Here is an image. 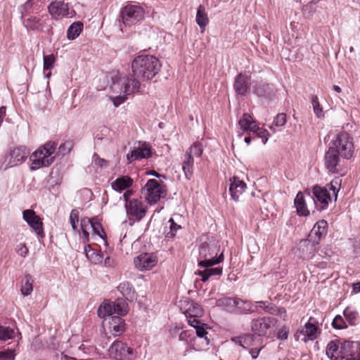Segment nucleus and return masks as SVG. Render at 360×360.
Instances as JSON below:
<instances>
[{
	"label": "nucleus",
	"mask_w": 360,
	"mask_h": 360,
	"mask_svg": "<svg viewBox=\"0 0 360 360\" xmlns=\"http://www.w3.org/2000/svg\"><path fill=\"white\" fill-rule=\"evenodd\" d=\"M274 313H272L273 315H277L280 316L281 319L285 320L287 317V312L285 308L283 307H278L274 305Z\"/></svg>",
	"instance_id": "13d9d810"
},
{
	"label": "nucleus",
	"mask_w": 360,
	"mask_h": 360,
	"mask_svg": "<svg viewBox=\"0 0 360 360\" xmlns=\"http://www.w3.org/2000/svg\"><path fill=\"white\" fill-rule=\"evenodd\" d=\"M341 344L340 340H333L328 344L326 352L330 360H341Z\"/></svg>",
	"instance_id": "5701e85b"
},
{
	"label": "nucleus",
	"mask_w": 360,
	"mask_h": 360,
	"mask_svg": "<svg viewBox=\"0 0 360 360\" xmlns=\"http://www.w3.org/2000/svg\"><path fill=\"white\" fill-rule=\"evenodd\" d=\"M341 155L331 147L325 153L324 160L326 169L330 173H338V166L340 163Z\"/></svg>",
	"instance_id": "4468645a"
},
{
	"label": "nucleus",
	"mask_w": 360,
	"mask_h": 360,
	"mask_svg": "<svg viewBox=\"0 0 360 360\" xmlns=\"http://www.w3.org/2000/svg\"><path fill=\"white\" fill-rule=\"evenodd\" d=\"M133 183L134 180L129 176H121L111 183V187L116 191L122 192L129 188Z\"/></svg>",
	"instance_id": "b1692460"
},
{
	"label": "nucleus",
	"mask_w": 360,
	"mask_h": 360,
	"mask_svg": "<svg viewBox=\"0 0 360 360\" xmlns=\"http://www.w3.org/2000/svg\"><path fill=\"white\" fill-rule=\"evenodd\" d=\"M161 64L159 60L150 55L136 56L131 63L133 77L116 75L112 78L111 88L113 91L128 95L138 91L140 82L150 80L160 71Z\"/></svg>",
	"instance_id": "f257e3e1"
},
{
	"label": "nucleus",
	"mask_w": 360,
	"mask_h": 360,
	"mask_svg": "<svg viewBox=\"0 0 360 360\" xmlns=\"http://www.w3.org/2000/svg\"><path fill=\"white\" fill-rule=\"evenodd\" d=\"M195 21L201 29V32H203L210 22L208 15L203 5H200L197 9Z\"/></svg>",
	"instance_id": "c756f323"
},
{
	"label": "nucleus",
	"mask_w": 360,
	"mask_h": 360,
	"mask_svg": "<svg viewBox=\"0 0 360 360\" xmlns=\"http://www.w3.org/2000/svg\"><path fill=\"white\" fill-rule=\"evenodd\" d=\"M125 209L128 218L136 221H141L147 212V207L143 201L136 198H133L126 202Z\"/></svg>",
	"instance_id": "9d476101"
},
{
	"label": "nucleus",
	"mask_w": 360,
	"mask_h": 360,
	"mask_svg": "<svg viewBox=\"0 0 360 360\" xmlns=\"http://www.w3.org/2000/svg\"><path fill=\"white\" fill-rule=\"evenodd\" d=\"M254 91L258 96H266L271 91V86L269 84L260 83L255 86Z\"/></svg>",
	"instance_id": "a19ab883"
},
{
	"label": "nucleus",
	"mask_w": 360,
	"mask_h": 360,
	"mask_svg": "<svg viewBox=\"0 0 360 360\" xmlns=\"http://www.w3.org/2000/svg\"><path fill=\"white\" fill-rule=\"evenodd\" d=\"M274 123L276 126L281 127L286 123V115L284 113H279L274 119Z\"/></svg>",
	"instance_id": "5fc2aeb1"
},
{
	"label": "nucleus",
	"mask_w": 360,
	"mask_h": 360,
	"mask_svg": "<svg viewBox=\"0 0 360 360\" xmlns=\"http://www.w3.org/2000/svg\"><path fill=\"white\" fill-rule=\"evenodd\" d=\"M199 316H186L188 323L195 328V327H198L200 324V320L198 319Z\"/></svg>",
	"instance_id": "052dcab7"
},
{
	"label": "nucleus",
	"mask_w": 360,
	"mask_h": 360,
	"mask_svg": "<svg viewBox=\"0 0 360 360\" xmlns=\"http://www.w3.org/2000/svg\"><path fill=\"white\" fill-rule=\"evenodd\" d=\"M193 157L191 156L188 153H186L184 155L182 161V169L184 172L185 176L187 179H191L193 173V165L194 160Z\"/></svg>",
	"instance_id": "2f4dec72"
},
{
	"label": "nucleus",
	"mask_w": 360,
	"mask_h": 360,
	"mask_svg": "<svg viewBox=\"0 0 360 360\" xmlns=\"http://www.w3.org/2000/svg\"><path fill=\"white\" fill-rule=\"evenodd\" d=\"M55 57L53 55L44 56V71L51 70L54 67Z\"/></svg>",
	"instance_id": "49530a36"
},
{
	"label": "nucleus",
	"mask_w": 360,
	"mask_h": 360,
	"mask_svg": "<svg viewBox=\"0 0 360 360\" xmlns=\"http://www.w3.org/2000/svg\"><path fill=\"white\" fill-rule=\"evenodd\" d=\"M128 311L127 304L123 299H117L114 302L105 301L98 309V315L101 318L110 316L113 314L124 316Z\"/></svg>",
	"instance_id": "423d86ee"
},
{
	"label": "nucleus",
	"mask_w": 360,
	"mask_h": 360,
	"mask_svg": "<svg viewBox=\"0 0 360 360\" xmlns=\"http://www.w3.org/2000/svg\"><path fill=\"white\" fill-rule=\"evenodd\" d=\"M14 330L8 326H0V340L6 341L13 338Z\"/></svg>",
	"instance_id": "ea45409f"
},
{
	"label": "nucleus",
	"mask_w": 360,
	"mask_h": 360,
	"mask_svg": "<svg viewBox=\"0 0 360 360\" xmlns=\"http://www.w3.org/2000/svg\"><path fill=\"white\" fill-rule=\"evenodd\" d=\"M83 30V23L80 21L73 22L67 30V37L69 40H74L78 37Z\"/></svg>",
	"instance_id": "f704fd0d"
},
{
	"label": "nucleus",
	"mask_w": 360,
	"mask_h": 360,
	"mask_svg": "<svg viewBox=\"0 0 360 360\" xmlns=\"http://www.w3.org/2000/svg\"><path fill=\"white\" fill-rule=\"evenodd\" d=\"M359 349L358 342L345 341L341 344V360H354Z\"/></svg>",
	"instance_id": "6ab92c4d"
},
{
	"label": "nucleus",
	"mask_w": 360,
	"mask_h": 360,
	"mask_svg": "<svg viewBox=\"0 0 360 360\" xmlns=\"http://www.w3.org/2000/svg\"><path fill=\"white\" fill-rule=\"evenodd\" d=\"M29 154L30 150L24 146L11 148L1 162L0 169L5 171L8 168L21 165L26 160Z\"/></svg>",
	"instance_id": "20e7f679"
},
{
	"label": "nucleus",
	"mask_w": 360,
	"mask_h": 360,
	"mask_svg": "<svg viewBox=\"0 0 360 360\" xmlns=\"http://www.w3.org/2000/svg\"><path fill=\"white\" fill-rule=\"evenodd\" d=\"M327 226L326 221L322 219L317 221L309 234V240L311 241L313 244H318L323 235L326 233Z\"/></svg>",
	"instance_id": "412c9836"
},
{
	"label": "nucleus",
	"mask_w": 360,
	"mask_h": 360,
	"mask_svg": "<svg viewBox=\"0 0 360 360\" xmlns=\"http://www.w3.org/2000/svg\"><path fill=\"white\" fill-rule=\"evenodd\" d=\"M256 304H257V307L263 309L265 311V312H266L268 314H272V313H274V311H274V305H275L274 304L269 303L266 301L256 302Z\"/></svg>",
	"instance_id": "de8ad7c7"
},
{
	"label": "nucleus",
	"mask_w": 360,
	"mask_h": 360,
	"mask_svg": "<svg viewBox=\"0 0 360 360\" xmlns=\"http://www.w3.org/2000/svg\"><path fill=\"white\" fill-rule=\"evenodd\" d=\"M252 311L253 309L251 302L237 298L235 313L248 314Z\"/></svg>",
	"instance_id": "c9c22d12"
},
{
	"label": "nucleus",
	"mask_w": 360,
	"mask_h": 360,
	"mask_svg": "<svg viewBox=\"0 0 360 360\" xmlns=\"http://www.w3.org/2000/svg\"><path fill=\"white\" fill-rule=\"evenodd\" d=\"M109 330L115 336L121 335L124 330V321L120 316H112L109 322Z\"/></svg>",
	"instance_id": "cd10ccee"
},
{
	"label": "nucleus",
	"mask_w": 360,
	"mask_h": 360,
	"mask_svg": "<svg viewBox=\"0 0 360 360\" xmlns=\"http://www.w3.org/2000/svg\"><path fill=\"white\" fill-rule=\"evenodd\" d=\"M94 157H95L94 161L96 165H99L101 167H106L108 165V162L105 160L101 158L98 156H94Z\"/></svg>",
	"instance_id": "69168bd1"
},
{
	"label": "nucleus",
	"mask_w": 360,
	"mask_h": 360,
	"mask_svg": "<svg viewBox=\"0 0 360 360\" xmlns=\"http://www.w3.org/2000/svg\"><path fill=\"white\" fill-rule=\"evenodd\" d=\"M238 124L240 128L245 131H252V133L255 130H258L259 126L256 121L248 113H244L242 117L240 119Z\"/></svg>",
	"instance_id": "a878e982"
},
{
	"label": "nucleus",
	"mask_w": 360,
	"mask_h": 360,
	"mask_svg": "<svg viewBox=\"0 0 360 360\" xmlns=\"http://www.w3.org/2000/svg\"><path fill=\"white\" fill-rule=\"evenodd\" d=\"M332 326L335 329H342L347 327L346 323L340 315H337L333 322Z\"/></svg>",
	"instance_id": "3c124183"
},
{
	"label": "nucleus",
	"mask_w": 360,
	"mask_h": 360,
	"mask_svg": "<svg viewBox=\"0 0 360 360\" xmlns=\"http://www.w3.org/2000/svg\"><path fill=\"white\" fill-rule=\"evenodd\" d=\"M187 308L185 311L186 316H202L203 309L200 304L193 301H189L186 304Z\"/></svg>",
	"instance_id": "72a5a7b5"
},
{
	"label": "nucleus",
	"mask_w": 360,
	"mask_h": 360,
	"mask_svg": "<svg viewBox=\"0 0 360 360\" xmlns=\"http://www.w3.org/2000/svg\"><path fill=\"white\" fill-rule=\"evenodd\" d=\"M108 352L110 356L117 360H133L136 356V352L122 341H115Z\"/></svg>",
	"instance_id": "1a4fd4ad"
},
{
	"label": "nucleus",
	"mask_w": 360,
	"mask_h": 360,
	"mask_svg": "<svg viewBox=\"0 0 360 360\" xmlns=\"http://www.w3.org/2000/svg\"><path fill=\"white\" fill-rule=\"evenodd\" d=\"M203 326L204 324H202V326L195 327L196 335L199 338H205L207 339L206 335L207 334V332L206 331Z\"/></svg>",
	"instance_id": "e2e57ef3"
},
{
	"label": "nucleus",
	"mask_w": 360,
	"mask_h": 360,
	"mask_svg": "<svg viewBox=\"0 0 360 360\" xmlns=\"http://www.w3.org/2000/svg\"><path fill=\"white\" fill-rule=\"evenodd\" d=\"M313 195L316 200L321 204L320 210L327 207L328 202L331 200L332 196L328 193L327 187H321L320 186H315L313 188Z\"/></svg>",
	"instance_id": "aec40b11"
},
{
	"label": "nucleus",
	"mask_w": 360,
	"mask_h": 360,
	"mask_svg": "<svg viewBox=\"0 0 360 360\" xmlns=\"http://www.w3.org/2000/svg\"><path fill=\"white\" fill-rule=\"evenodd\" d=\"M253 133L262 139L263 143H266L268 141L269 132L266 129L259 127L258 130H255Z\"/></svg>",
	"instance_id": "864d4df0"
},
{
	"label": "nucleus",
	"mask_w": 360,
	"mask_h": 360,
	"mask_svg": "<svg viewBox=\"0 0 360 360\" xmlns=\"http://www.w3.org/2000/svg\"><path fill=\"white\" fill-rule=\"evenodd\" d=\"M204 270H198L195 274L201 276V281L206 282L210 278L214 276H220L222 274V267H204Z\"/></svg>",
	"instance_id": "c85d7f7f"
},
{
	"label": "nucleus",
	"mask_w": 360,
	"mask_h": 360,
	"mask_svg": "<svg viewBox=\"0 0 360 360\" xmlns=\"http://www.w3.org/2000/svg\"><path fill=\"white\" fill-rule=\"evenodd\" d=\"M233 87L238 94L245 96L249 89L248 78L241 73L238 74L235 78Z\"/></svg>",
	"instance_id": "393cba45"
},
{
	"label": "nucleus",
	"mask_w": 360,
	"mask_h": 360,
	"mask_svg": "<svg viewBox=\"0 0 360 360\" xmlns=\"http://www.w3.org/2000/svg\"><path fill=\"white\" fill-rule=\"evenodd\" d=\"M294 203L298 215L306 217L309 214V211L307 207L306 201L302 192L297 194Z\"/></svg>",
	"instance_id": "7c9ffc66"
},
{
	"label": "nucleus",
	"mask_w": 360,
	"mask_h": 360,
	"mask_svg": "<svg viewBox=\"0 0 360 360\" xmlns=\"http://www.w3.org/2000/svg\"><path fill=\"white\" fill-rule=\"evenodd\" d=\"M231 340L236 344H238L240 346L243 347V348H246V346L243 345V335L238 336V337H233L231 339Z\"/></svg>",
	"instance_id": "338daca9"
},
{
	"label": "nucleus",
	"mask_w": 360,
	"mask_h": 360,
	"mask_svg": "<svg viewBox=\"0 0 360 360\" xmlns=\"http://www.w3.org/2000/svg\"><path fill=\"white\" fill-rule=\"evenodd\" d=\"M311 104L313 106L314 112L318 118L323 117V108H321L317 96H311Z\"/></svg>",
	"instance_id": "37998d69"
},
{
	"label": "nucleus",
	"mask_w": 360,
	"mask_h": 360,
	"mask_svg": "<svg viewBox=\"0 0 360 360\" xmlns=\"http://www.w3.org/2000/svg\"><path fill=\"white\" fill-rule=\"evenodd\" d=\"M219 252V245L217 242L202 243L199 247L198 266L200 267H210L221 263L224 260V255L221 252L217 257Z\"/></svg>",
	"instance_id": "7ed1b4c3"
},
{
	"label": "nucleus",
	"mask_w": 360,
	"mask_h": 360,
	"mask_svg": "<svg viewBox=\"0 0 360 360\" xmlns=\"http://www.w3.org/2000/svg\"><path fill=\"white\" fill-rule=\"evenodd\" d=\"M170 223V231L165 234V237L167 238H172L175 236L176 231L181 228L179 225L176 224L172 218L169 220Z\"/></svg>",
	"instance_id": "09e8293b"
},
{
	"label": "nucleus",
	"mask_w": 360,
	"mask_h": 360,
	"mask_svg": "<svg viewBox=\"0 0 360 360\" xmlns=\"http://www.w3.org/2000/svg\"><path fill=\"white\" fill-rule=\"evenodd\" d=\"M254 340V335L251 334H245L243 335V343L246 346H250Z\"/></svg>",
	"instance_id": "680f3d73"
},
{
	"label": "nucleus",
	"mask_w": 360,
	"mask_h": 360,
	"mask_svg": "<svg viewBox=\"0 0 360 360\" xmlns=\"http://www.w3.org/2000/svg\"><path fill=\"white\" fill-rule=\"evenodd\" d=\"M317 332L318 323L314 317H310L304 327L300 330V334L303 335L302 340L304 342L316 340L318 337Z\"/></svg>",
	"instance_id": "a211bd4d"
},
{
	"label": "nucleus",
	"mask_w": 360,
	"mask_h": 360,
	"mask_svg": "<svg viewBox=\"0 0 360 360\" xmlns=\"http://www.w3.org/2000/svg\"><path fill=\"white\" fill-rule=\"evenodd\" d=\"M117 290L127 300L132 302L136 300L135 290L129 282L124 281L118 285Z\"/></svg>",
	"instance_id": "bb28decb"
},
{
	"label": "nucleus",
	"mask_w": 360,
	"mask_h": 360,
	"mask_svg": "<svg viewBox=\"0 0 360 360\" xmlns=\"http://www.w3.org/2000/svg\"><path fill=\"white\" fill-rule=\"evenodd\" d=\"M276 320L274 318L264 317L253 320L252 322V331L259 336L267 335L270 333Z\"/></svg>",
	"instance_id": "ddd939ff"
},
{
	"label": "nucleus",
	"mask_w": 360,
	"mask_h": 360,
	"mask_svg": "<svg viewBox=\"0 0 360 360\" xmlns=\"http://www.w3.org/2000/svg\"><path fill=\"white\" fill-rule=\"evenodd\" d=\"M23 219L39 236L43 234V223L33 210H25L22 212Z\"/></svg>",
	"instance_id": "2eb2a0df"
},
{
	"label": "nucleus",
	"mask_w": 360,
	"mask_h": 360,
	"mask_svg": "<svg viewBox=\"0 0 360 360\" xmlns=\"http://www.w3.org/2000/svg\"><path fill=\"white\" fill-rule=\"evenodd\" d=\"M340 154L342 158L350 159L354 152L353 139L345 131L338 134L330 146Z\"/></svg>",
	"instance_id": "39448f33"
},
{
	"label": "nucleus",
	"mask_w": 360,
	"mask_h": 360,
	"mask_svg": "<svg viewBox=\"0 0 360 360\" xmlns=\"http://www.w3.org/2000/svg\"><path fill=\"white\" fill-rule=\"evenodd\" d=\"M277 337L280 340H286L288 337V330L285 328H283L278 331Z\"/></svg>",
	"instance_id": "0e129e2a"
},
{
	"label": "nucleus",
	"mask_w": 360,
	"mask_h": 360,
	"mask_svg": "<svg viewBox=\"0 0 360 360\" xmlns=\"http://www.w3.org/2000/svg\"><path fill=\"white\" fill-rule=\"evenodd\" d=\"M48 9L55 20L64 17L72 18L76 13L74 10L69 8L68 4L64 3L63 0H56L49 6Z\"/></svg>",
	"instance_id": "9b49d317"
},
{
	"label": "nucleus",
	"mask_w": 360,
	"mask_h": 360,
	"mask_svg": "<svg viewBox=\"0 0 360 360\" xmlns=\"http://www.w3.org/2000/svg\"><path fill=\"white\" fill-rule=\"evenodd\" d=\"M338 184V181H331L329 184L326 185V187H327L328 192L330 191H332V197L335 198V200L337 199L338 196V189H337V185Z\"/></svg>",
	"instance_id": "4d7b16f0"
},
{
	"label": "nucleus",
	"mask_w": 360,
	"mask_h": 360,
	"mask_svg": "<svg viewBox=\"0 0 360 360\" xmlns=\"http://www.w3.org/2000/svg\"><path fill=\"white\" fill-rule=\"evenodd\" d=\"M79 221V211L72 210L70 215V222L73 230H77V224Z\"/></svg>",
	"instance_id": "603ef678"
},
{
	"label": "nucleus",
	"mask_w": 360,
	"mask_h": 360,
	"mask_svg": "<svg viewBox=\"0 0 360 360\" xmlns=\"http://www.w3.org/2000/svg\"><path fill=\"white\" fill-rule=\"evenodd\" d=\"M230 182L229 192L231 198L235 201H238L240 195L245 191L246 184L236 176L230 179Z\"/></svg>",
	"instance_id": "4be33fe9"
},
{
	"label": "nucleus",
	"mask_w": 360,
	"mask_h": 360,
	"mask_svg": "<svg viewBox=\"0 0 360 360\" xmlns=\"http://www.w3.org/2000/svg\"><path fill=\"white\" fill-rule=\"evenodd\" d=\"M15 349L0 351V360H15Z\"/></svg>",
	"instance_id": "8fccbe9b"
},
{
	"label": "nucleus",
	"mask_w": 360,
	"mask_h": 360,
	"mask_svg": "<svg viewBox=\"0 0 360 360\" xmlns=\"http://www.w3.org/2000/svg\"><path fill=\"white\" fill-rule=\"evenodd\" d=\"M15 251L19 255L23 257H26L28 253V249L25 243L18 244L15 248Z\"/></svg>",
	"instance_id": "6e6d98bb"
},
{
	"label": "nucleus",
	"mask_w": 360,
	"mask_h": 360,
	"mask_svg": "<svg viewBox=\"0 0 360 360\" xmlns=\"http://www.w3.org/2000/svg\"><path fill=\"white\" fill-rule=\"evenodd\" d=\"M344 316L350 325H355L359 317V314L356 311L350 307H347L344 310Z\"/></svg>",
	"instance_id": "58836bf2"
},
{
	"label": "nucleus",
	"mask_w": 360,
	"mask_h": 360,
	"mask_svg": "<svg viewBox=\"0 0 360 360\" xmlns=\"http://www.w3.org/2000/svg\"><path fill=\"white\" fill-rule=\"evenodd\" d=\"M157 262L156 257L149 253L141 254L134 259L136 268L140 271L150 270L156 265Z\"/></svg>",
	"instance_id": "dca6fc26"
},
{
	"label": "nucleus",
	"mask_w": 360,
	"mask_h": 360,
	"mask_svg": "<svg viewBox=\"0 0 360 360\" xmlns=\"http://www.w3.org/2000/svg\"><path fill=\"white\" fill-rule=\"evenodd\" d=\"M127 191L124 192V193L123 194V198L124 199V200L126 201V202L130 201V196L132 195L133 193V191L132 190H130V189H126Z\"/></svg>",
	"instance_id": "774afa93"
},
{
	"label": "nucleus",
	"mask_w": 360,
	"mask_h": 360,
	"mask_svg": "<svg viewBox=\"0 0 360 360\" xmlns=\"http://www.w3.org/2000/svg\"><path fill=\"white\" fill-rule=\"evenodd\" d=\"M86 222L88 226L92 229L94 234L99 236L103 238L102 235L101 234V231H103V228L101 223L98 221L97 218H85Z\"/></svg>",
	"instance_id": "4c0bfd02"
},
{
	"label": "nucleus",
	"mask_w": 360,
	"mask_h": 360,
	"mask_svg": "<svg viewBox=\"0 0 360 360\" xmlns=\"http://www.w3.org/2000/svg\"><path fill=\"white\" fill-rule=\"evenodd\" d=\"M143 192H145V198L150 205L155 204L161 198L166 195L165 186L153 179L147 181Z\"/></svg>",
	"instance_id": "0eeeda50"
},
{
	"label": "nucleus",
	"mask_w": 360,
	"mask_h": 360,
	"mask_svg": "<svg viewBox=\"0 0 360 360\" xmlns=\"http://www.w3.org/2000/svg\"><path fill=\"white\" fill-rule=\"evenodd\" d=\"M84 252L86 257L91 262L96 263L101 261V256L89 245L84 247Z\"/></svg>",
	"instance_id": "c03bdc74"
},
{
	"label": "nucleus",
	"mask_w": 360,
	"mask_h": 360,
	"mask_svg": "<svg viewBox=\"0 0 360 360\" xmlns=\"http://www.w3.org/2000/svg\"><path fill=\"white\" fill-rule=\"evenodd\" d=\"M237 297H222L217 300V305L222 307L224 310L234 312L236 311Z\"/></svg>",
	"instance_id": "473e14b6"
},
{
	"label": "nucleus",
	"mask_w": 360,
	"mask_h": 360,
	"mask_svg": "<svg viewBox=\"0 0 360 360\" xmlns=\"http://www.w3.org/2000/svg\"><path fill=\"white\" fill-rule=\"evenodd\" d=\"M88 224L86 222V219H82L81 220V229H82V234L84 239L88 240H89V232L87 231Z\"/></svg>",
	"instance_id": "bf43d9fd"
},
{
	"label": "nucleus",
	"mask_w": 360,
	"mask_h": 360,
	"mask_svg": "<svg viewBox=\"0 0 360 360\" xmlns=\"http://www.w3.org/2000/svg\"><path fill=\"white\" fill-rule=\"evenodd\" d=\"M151 150L150 147L146 143H139L138 146H135L134 149L127 155L128 163H131L134 160L143 158H148L151 156Z\"/></svg>",
	"instance_id": "f3484780"
},
{
	"label": "nucleus",
	"mask_w": 360,
	"mask_h": 360,
	"mask_svg": "<svg viewBox=\"0 0 360 360\" xmlns=\"http://www.w3.org/2000/svg\"><path fill=\"white\" fill-rule=\"evenodd\" d=\"M74 147V143L71 140L66 141L60 145L58 150L60 155H65L70 153Z\"/></svg>",
	"instance_id": "a18cd8bd"
},
{
	"label": "nucleus",
	"mask_w": 360,
	"mask_h": 360,
	"mask_svg": "<svg viewBox=\"0 0 360 360\" xmlns=\"http://www.w3.org/2000/svg\"><path fill=\"white\" fill-rule=\"evenodd\" d=\"M33 291V280L30 274L25 276L22 282L20 292L24 296L30 295Z\"/></svg>",
	"instance_id": "e433bc0d"
},
{
	"label": "nucleus",
	"mask_w": 360,
	"mask_h": 360,
	"mask_svg": "<svg viewBox=\"0 0 360 360\" xmlns=\"http://www.w3.org/2000/svg\"><path fill=\"white\" fill-rule=\"evenodd\" d=\"M145 11L139 5L128 4L121 10L122 22L126 26H131L144 18Z\"/></svg>",
	"instance_id": "6e6552de"
},
{
	"label": "nucleus",
	"mask_w": 360,
	"mask_h": 360,
	"mask_svg": "<svg viewBox=\"0 0 360 360\" xmlns=\"http://www.w3.org/2000/svg\"><path fill=\"white\" fill-rule=\"evenodd\" d=\"M56 146L57 144L54 141H48L32 153L30 156V170L34 171L50 166L56 158Z\"/></svg>",
	"instance_id": "f03ea898"
},
{
	"label": "nucleus",
	"mask_w": 360,
	"mask_h": 360,
	"mask_svg": "<svg viewBox=\"0 0 360 360\" xmlns=\"http://www.w3.org/2000/svg\"><path fill=\"white\" fill-rule=\"evenodd\" d=\"M22 19L24 26L27 30L37 31L49 30V25H46V21H49L50 19L47 15L39 18L33 15L27 16L22 13Z\"/></svg>",
	"instance_id": "f8f14e48"
},
{
	"label": "nucleus",
	"mask_w": 360,
	"mask_h": 360,
	"mask_svg": "<svg viewBox=\"0 0 360 360\" xmlns=\"http://www.w3.org/2000/svg\"><path fill=\"white\" fill-rule=\"evenodd\" d=\"M203 152L202 146L199 142H195L191 147L186 151L191 156L200 158Z\"/></svg>",
	"instance_id": "79ce46f5"
}]
</instances>
